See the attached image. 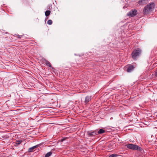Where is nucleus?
<instances>
[{
    "instance_id": "1",
    "label": "nucleus",
    "mask_w": 157,
    "mask_h": 157,
    "mask_svg": "<svg viewBox=\"0 0 157 157\" xmlns=\"http://www.w3.org/2000/svg\"><path fill=\"white\" fill-rule=\"evenodd\" d=\"M155 4L154 2H151L145 6L143 10L144 14H147L150 13L155 7Z\"/></svg>"
},
{
    "instance_id": "2",
    "label": "nucleus",
    "mask_w": 157,
    "mask_h": 157,
    "mask_svg": "<svg viewBox=\"0 0 157 157\" xmlns=\"http://www.w3.org/2000/svg\"><path fill=\"white\" fill-rule=\"evenodd\" d=\"M125 146L128 148L133 150H136L138 151H141L142 149L139 146L132 144H128L125 145Z\"/></svg>"
},
{
    "instance_id": "3",
    "label": "nucleus",
    "mask_w": 157,
    "mask_h": 157,
    "mask_svg": "<svg viewBox=\"0 0 157 157\" xmlns=\"http://www.w3.org/2000/svg\"><path fill=\"white\" fill-rule=\"evenodd\" d=\"M141 52L140 49L137 48L134 50L132 53V57L133 59H136L137 57L139 56Z\"/></svg>"
},
{
    "instance_id": "4",
    "label": "nucleus",
    "mask_w": 157,
    "mask_h": 157,
    "mask_svg": "<svg viewBox=\"0 0 157 157\" xmlns=\"http://www.w3.org/2000/svg\"><path fill=\"white\" fill-rule=\"evenodd\" d=\"M137 11L136 9L132 10L127 13V15L131 17H133L137 14Z\"/></svg>"
},
{
    "instance_id": "5",
    "label": "nucleus",
    "mask_w": 157,
    "mask_h": 157,
    "mask_svg": "<svg viewBox=\"0 0 157 157\" xmlns=\"http://www.w3.org/2000/svg\"><path fill=\"white\" fill-rule=\"evenodd\" d=\"M91 99V96L88 95L85 98V100L83 102L84 105H88L89 104V102Z\"/></svg>"
},
{
    "instance_id": "6",
    "label": "nucleus",
    "mask_w": 157,
    "mask_h": 157,
    "mask_svg": "<svg viewBox=\"0 0 157 157\" xmlns=\"http://www.w3.org/2000/svg\"><path fill=\"white\" fill-rule=\"evenodd\" d=\"M134 66L132 65L127 66L125 67L124 68L128 72H130L134 70Z\"/></svg>"
},
{
    "instance_id": "7",
    "label": "nucleus",
    "mask_w": 157,
    "mask_h": 157,
    "mask_svg": "<svg viewBox=\"0 0 157 157\" xmlns=\"http://www.w3.org/2000/svg\"><path fill=\"white\" fill-rule=\"evenodd\" d=\"M87 134L89 137H92L95 135H98L95 130L88 131L87 132Z\"/></svg>"
},
{
    "instance_id": "8",
    "label": "nucleus",
    "mask_w": 157,
    "mask_h": 157,
    "mask_svg": "<svg viewBox=\"0 0 157 157\" xmlns=\"http://www.w3.org/2000/svg\"><path fill=\"white\" fill-rule=\"evenodd\" d=\"M147 0H140L137 2L140 6L144 5L147 4Z\"/></svg>"
},
{
    "instance_id": "9",
    "label": "nucleus",
    "mask_w": 157,
    "mask_h": 157,
    "mask_svg": "<svg viewBox=\"0 0 157 157\" xmlns=\"http://www.w3.org/2000/svg\"><path fill=\"white\" fill-rule=\"evenodd\" d=\"M39 144H37L29 148L28 150V151L29 152H33V150L35 148L39 147Z\"/></svg>"
},
{
    "instance_id": "10",
    "label": "nucleus",
    "mask_w": 157,
    "mask_h": 157,
    "mask_svg": "<svg viewBox=\"0 0 157 157\" xmlns=\"http://www.w3.org/2000/svg\"><path fill=\"white\" fill-rule=\"evenodd\" d=\"M105 132V130L102 128H101L99 130L97 133L99 134H101L104 133Z\"/></svg>"
},
{
    "instance_id": "11",
    "label": "nucleus",
    "mask_w": 157,
    "mask_h": 157,
    "mask_svg": "<svg viewBox=\"0 0 157 157\" xmlns=\"http://www.w3.org/2000/svg\"><path fill=\"white\" fill-rule=\"evenodd\" d=\"M49 67H51V65L49 61L47 60H45L44 62Z\"/></svg>"
},
{
    "instance_id": "12",
    "label": "nucleus",
    "mask_w": 157,
    "mask_h": 157,
    "mask_svg": "<svg viewBox=\"0 0 157 157\" xmlns=\"http://www.w3.org/2000/svg\"><path fill=\"white\" fill-rule=\"evenodd\" d=\"M52 152L50 151L45 154L44 157H49L52 155Z\"/></svg>"
},
{
    "instance_id": "13",
    "label": "nucleus",
    "mask_w": 157,
    "mask_h": 157,
    "mask_svg": "<svg viewBox=\"0 0 157 157\" xmlns=\"http://www.w3.org/2000/svg\"><path fill=\"white\" fill-rule=\"evenodd\" d=\"M51 11L50 10H48L45 12V15L46 16H48L50 14Z\"/></svg>"
},
{
    "instance_id": "14",
    "label": "nucleus",
    "mask_w": 157,
    "mask_h": 157,
    "mask_svg": "<svg viewBox=\"0 0 157 157\" xmlns=\"http://www.w3.org/2000/svg\"><path fill=\"white\" fill-rule=\"evenodd\" d=\"M52 23V21L51 20H49L47 21V23L49 25H51Z\"/></svg>"
},
{
    "instance_id": "15",
    "label": "nucleus",
    "mask_w": 157,
    "mask_h": 157,
    "mask_svg": "<svg viewBox=\"0 0 157 157\" xmlns=\"http://www.w3.org/2000/svg\"><path fill=\"white\" fill-rule=\"evenodd\" d=\"M22 142L21 140H17L16 142V144L17 145H19Z\"/></svg>"
},
{
    "instance_id": "16",
    "label": "nucleus",
    "mask_w": 157,
    "mask_h": 157,
    "mask_svg": "<svg viewBox=\"0 0 157 157\" xmlns=\"http://www.w3.org/2000/svg\"><path fill=\"white\" fill-rule=\"evenodd\" d=\"M116 157V155L114 154H113L110 155L109 157Z\"/></svg>"
},
{
    "instance_id": "17",
    "label": "nucleus",
    "mask_w": 157,
    "mask_h": 157,
    "mask_svg": "<svg viewBox=\"0 0 157 157\" xmlns=\"http://www.w3.org/2000/svg\"><path fill=\"white\" fill-rule=\"evenodd\" d=\"M16 36L18 38H21L23 36L22 35H17Z\"/></svg>"
},
{
    "instance_id": "18",
    "label": "nucleus",
    "mask_w": 157,
    "mask_h": 157,
    "mask_svg": "<svg viewBox=\"0 0 157 157\" xmlns=\"http://www.w3.org/2000/svg\"><path fill=\"white\" fill-rule=\"evenodd\" d=\"M67 138L66 137H64L61 140V141H63L64 140H65Z\"/></svg>"
},
{
    "instance_id": "19",
    "label": "nucleus",
    "mask_w": 157,
    "mask_h": 157,
    "mask_svg": "<svg viewBox=\"0 0 157 157\" xmlns=\"http://www.w3.org/2000/svg\"><path fill=\"white\" fill-rule=\"evenodd\" d=\"M155 75L156 77H157V70H156L155 73Z\"/></svg>"
}]
</instances>
